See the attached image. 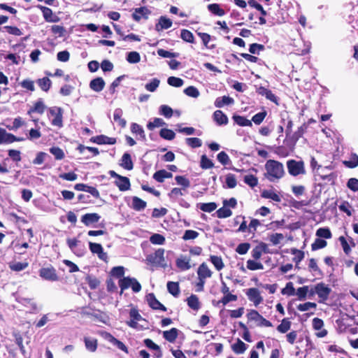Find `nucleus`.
Wrapping results in <instances>:
<instances>
[{
  "label": "nucleus",
  "instance_id": "nucleus-1",
  "mask_svg": "<svg viewBox=\"0 0 358 358\" xmlns=\"http://www.w3.org/2000/svg\"><path fill=\"white\" fill-rule=\"evenodd\" d=\"M264 176L270 182H275L282 178L285 175L283 164L276 160L269 159L265 164Z\"/></svg>",
  "mask_w": 358,
  "mask_h": 358
},
{
  "label": "nucleus",
  "instance_id": "nucleus-2",
  "mask_svg": "<svg viewBox=\"0 0 358 358\" xmlns=\"http://www.w3.org/2000/svg\"><path fill=\"white\" fill-rule=\"evenodd\" d=\"M127 324L131 328L141 331L148 328L147 321L139 314L137 309L133 308L129 311V320Z\"/></svg>",
  "mask_w": 358,
  "mask_h": 358
},
{
  "label": "nucleus",
  "instance_id": "nucleus-3",
  "mask_svg": "<svg viewBox=\"0 0 358 358\" xmlns=\"http://www.w3.org/2000/svg\"><path fill=\"white\" fill-rule=\"evenodd\" d=\"M147 260L152 265L165 268L167 266L164 258V249L159 248L153 254L147 257Z\"/></svg>",
  "mask_w": 358,
  "mask_h": 358
},
{
  "label": "nucleus",
  "instance_id": "nucleus-4",
  "mask_svg": "<svg viewBox=\"0 0 358 358\" xmlns=\"http://www.w3.org/2000/svg\"><path fill=\"white\" fill-rule=\"evenodd\" d=\"M289 173L292 176L303 175L306 173L305 166L303 161L290 159L287 162Z\"/></svg>",
  "mask_w": 358,
  "mask_h": 358
},
{
  "label": "nucleus",
  "instance_id": "nucleus-5",
  "mask_svg": "<svg viewBox=\"0 0 358 358\" xmlns=\"http://www.w3.org/2000/svg\"><path fill=\"white\" fill-rule=\"evenodd\" d=\"M108 174L110 177L116 179L115 180V184L120 191L124 192L130 189L131 184L129 179L127 177L122 176L116 173L114 171H110Z\"/></svg>",
  "mask_w": 358,
  "mask_h": 358
},
{
  "label": "nucleus",
  "instance_id": "nucleus-6",
  "mask_svg": "<svg viewBox=\"0 0 358 358\" xmlns=\"http://www.w3.org/2000/svg\"><path fill=\"white\" fill-rule=\"evenodd\" d=\"M247 317L249 320L254 321L258 327H272V323L255 310H250L247 315Z\"/></svg>",
  "mask_w": 358,
  "mask_h": 358
},
{
  "label": "nucleus",
  "instance_id": "nucleus-7",
  "mask_svg": "<svg viewBox=\"0 0 358 358\" xmlns=\"http://www.w3.org/2000/svg\"><path fill=\"white\" fill-rule=\"evenodd\" d=\"M39 275L44 280L49 281H57L59 280V277L57 275L56 269L50 266L48 267L41 268L39 270Z\"/></svg>",
  "mask_w": 358,
  "mask_h": 358
},
{
  "label": "nucleus",
  "instance_id": "nucleus-8",
  "mask_svg": "<svg viewBox=\"0 0 358 358\" xmlns=\"http://www.w3.org/2000/svg\"><path fill=\"white\" fill-rule=\"evenodd\" d=\"M49 114L53 118L51 120L52 124L61 127L62 126V112L58 107H52L49 109Z\"/></svg>",
  "mask_w": 358,
  "mask_h": 358
},
{
  "label": "nucleus",
  "instance_id": "nucleus-9",
  "mask_svg": "<svg viewBox=\"0 0 358 358\" xmlns=\"http://www.w3.org/2000/svg\"><path fill=\"white\" fill-rule=\"evenodd\" d=\"M245 294L249 301L252 302L255 306H259L264 300L259 290L257 288H250Z\"/></svg>",
  "mask_w": 358,
  "mask_h": 358
},
{
  "label": "nucleus",
  "instance_id": "nucleus-10",
  "mask_svg": "<svg viewBox=\"0 0 358 358\" xmlns=\"http://www.w3.org/2000/svg\"><path fill=\"white\" fill-rule=\"evenodd\" d=\"M101 216L98 213H86L81 217V222L85 226L90 227L98 222Z\"/></svg>",
  "mask_w": 358,
  "mask_h": 358
},
{
  "label": "nucleus",
  "instance_id": "nucleus-11",
  "mask_svg": "<svg viewBox=\"0 0 358 358\" xmlns=\"http://www.w3.org/2000/svg\"><path fill=\"white\" fill-rule=\"evenodd\" d=\"M315 292L323 301L327 300L331 292V289L324 283H319L315 287Z\"/></svg>",
  "mask_w": 358,
  "mask_h": 358
},
{
  "label": "nucleus",
  "instance_id": "nucleus-12",
  "mask_svg": "<svg viewBox=\"0 0 358 358\" xmlns=\"http://www.w3.org/2000/svg\"><path fill=\"white\" fill-rule=\"evenodd\" d=\"M146 301L150 308L155 310H162L166 311V307L162 304L155 297V294L150 293L146 296Z\"/></svg>",
  "mask_w": 358,
  "mask_h": 358
},
{
  "label": "nucleus",
  "instance_id": "nucleus-13",
  "mask_svg": "<svg viewBox=\"0 0 358 358\" xmlns=\"http://www.w3.org/2000/svg\"><path fill=\"white\" fill-rule=\"evenodd\" d=\"M89 248L90 251L94 254H96L100 259L106 260L107 254L103 252V247L101 244L90 242Z\"/></svg>",
  "mask_w": 358,
  "mask_h": 358
},
{
  "label": "nucleus",
  "instance_id": "nucleus-14",
  "mask_svg": "<svg viewBox=\"0 0 358 358\" xmlns=\"http://www.w3.org/2000/svg\"><path fill=\"white\" fill-rule=\"evenodd\" d=\"M21 140L20 138H17L14 135L8 133L4 129L0 128V144L11 143Z\"/></svg>",
  "mask_w": 358,
  "mask_h": 358
},
{
  "label": "nucleus",
  "instance_id": "nucleus-15",
  "mask_svg": "<svg viewBox=\"0 0 358 358\" xmlns=\"http://www.w3.org/2000/svg\"><path fill=\"white\" fill-rule=\"evenodd\" d=\"M198 279H204L211 278L213 272L206 263H202L197 270Z\"/></svg>",
  "mask_w": 358,
  "mask_h": 358
},
{
  "label": "nucleus",
  "instance_id": "nucleus-16",
  "mask_svg": "<svg viewBox=\"0 0 358 358\" xmlns=\"http://www.w3.org/2000/svg\"><path fill=\"white\" fill-rule=\"evenodd\" d=\"M38 8L41 9L43 16L47 22H56L59 21V17L53 14L50 8L43 6H39Z\"/></svg>",
  "mask_w": 358,
  "mask_h": 358
},
{
  "label": "nucleus",
  "instance_id": "nucleus-17",
  "mask_svg": "<svg viewBox=\"0 0 358 358\" xmlns=\"http://www.w3.org/2000/svg\"><path fill=\"white\" fill-rule=\"evenodd\" d=\"M213 119L219 126L226 125L229 122L227 116L220 110H217L213 113Z\"/></svg>",
  "mask_w": 358,
  "mask_h": 358
},
{
  "label": "nucleus",
  "instance_id": "nucleus-18",
  "mask_svg": "<svg viewBox=\"0 0 358 358\" xmlns=\"http://www.w3.org/2000/svg\"><path fill=\"white\" fill-rule=\"evenodd\" d=\"M176 266L180 271H187L191 268L190 258L181 255L176 261Z\"/></svg>",
  "mask_w": 358,
  "mask_h": 358
},
{
  "label": "nucleus",
  "instance_id": "nucleus-19",
  "mask_svg": "<svg viewBox=\"0 0 358 358\" xmlns=\"http://www.w3.org/2000/svg\"><path fill=\"white\" fill-rule=\"evenodd\" d=\"M261 196L264 199H271L275 202L281 201V196L273 189L263 190L261 193Z\"/></svg>",
  "mask_w": 358,
  "mask_h": 358
},
{
  "label": "nucleus",
  "instance_id": "nucleus-20",
  "mask_svg": "<svg viewBox=\"0 0 358 358\" xmlns=\"http://www.w3.org/2000/svg\"><path fill=\"white\" fill-rule=\"evenodd\" d=\"M172 26V21L165 16L159 17L158 23L155 25V29L160 31L163 29H167Z\"/></svg>",
  "mask_w": 358,
  "mask_h": 358
},
{
  "label": "nucleus",
  "instance_id": "nucleus-21",
  "mask_svg": "<svg viewBox=\"0 0 358 358\" xmlns=\"http://www.w3.org/2000/svg\"><path fill=\"white\" fill-rule=\"evenodd\" d=\"M150 13V11L148 8L146 7H141L135 9L132 16L135 20L139 21L142 18H147Z\"/></svg>",
  "mask_w": 358,
  "mask_h": 358
},
{
  "label": "nucleus",
  "instance_id": "nucleus-22",
  "mask_svg": "<svg viewBox=\"0 0 358 358\" xmlns=\"http://www.w3.org/2000/svg\"><path fill=\"white\" fill-rule=\"evenodd\" d=\"M234 103V100L233 98L228 96H223L217 97L214 102V105L216 108H222L225 105H231Z\"/></svg>",
  "mask_w": 358,
  "mask_h": 358
},
{
  "label": "nucleus",
  "instance_id": "nucleus-23",
  "mask_svg": "<svg viewBox=\"0 0 358 358\" xmlns=\"http://www.w3.org/2000/svg\"><path fill=\"white\" fill-rule=\"evenodd\" d=\"M105 86V82L102 78H96L91 80L90 83V88L94 92H101Z\"/></svg>",
  "mask_w": 358,
  "mask_h": 358
},
{
  "label": "nucleus",
  "instance_id": "nucleus-24",
  "mask_svg": "<svg viewBox=\"0 0 358 358\" xmlns=\"http://www.w3.org/2000/svg\"><path fill=\"white\" fill-rule=\"evenodd\" d=\"M120 165L126 170H131L134 167L131 155L129 153H124L120 160Z\"/></svg>",
  "mask_w": 358,
  "mask_h": 358
},
{
  "label": "nucleus",
  "instance_id": "nucleus-25",
  "mask_svg": "<svg viewBox=\"0 0 358 358\" xmlns=\"http://www.w3.org/2000/svg\"><path fill=\"white\" fill-rule=\"evenodd\" d=\"M67 245L70 250L77 256H82L83 255V250L77 249L79 241L76 238H68L66 240Z\"/></svg>",
  "mask_w": 358,
  "mask_h": 358
},
{
  "label": "nucleus",
  "instance_id": "nucleus-26",
  "mask_svg": "<svg viewBox=\"0 0 358 358\" xmlns=\"http://www.w3.org/2000/svg\"><path fill=\"white\" fill-rule=\"evenodd\" d=\"M122 110L121 108H116L113 113V120L120 127L124 128L127 124V122L122 117Z\"/></svg>",
  "mask_w": 358,
  "mask_h": 358
},
{
  "label": "nucleus",
  "instance_id": "nucleus-27",
  "mask_svg": "<svg viewBox=\"0 0 358 358\" xmlns=\"http://www.w3.org/2000/svg\"><path fill=\"white\" fill-rule=\"evenodd\" d=\"M94 142L102 145H113L116 143V139L115 138L108 137L104 135L97 136L94 138Z\"/></svg>",
  "mask_w": 358,
  "mask_h": 358
},
{
  "label": "nucleus",
  "instance_id": "nucleus-28",
  "mask_svg": "<svg viewBox=\"0 0 358 358\" xmlns=\"http://www.w3.org/2000/svg\"><path fill=\"white\" fill-rule=\"evenodd\" d=\"M173 174L163 169L155 172L153 175V178L159 182H163L166 178H171Z\"/></svg>",
  "mask_w": 358,
  "mask_h": 358
},
{
  "label": "nucleus",
  "instance_id": "nucleus-29",
  "mask_svg": "<svg viewBox=\"0 0 358 358\" xmlns=\"http://www.w3.org/2000/svg\"><path fill=\"white\" fill-rule=\"evenodd\" d=\"M45 108L46 107L43 100L40 99L34 104L33 107L29 110L28 114L31 115L32 113L43 114L45 111Z\"/></svg>",
  "mask_w": 358,
  "mask_h": 358
},
{
  "label": "nucleus",
  "instance_id": "nucleus-30",
  "mask_svg": "<svg viewBox=\"0 0 358 358\" xmlns=\"http://www.w3.org/2000/svg\"><path fill=\"white\" fill-rule=\"evenodd\" d=\"M258 93L262 96H264L267 99L277 103H278V99L275 96L273 92L264 87H260L258 89Z\"/></svg>",
  "mask_w": 358,
  "mask_h": 358
},
{
  "label": "nucleus",
  "instance_id": "nucleus-31",
  "mask_svg": "<svg viewBox=\"0 0 358 358\" xmlns=\"http://www.w3.org/2000/svg\"><path fill=\"white\" fill-rule=\"evenodd\" d=\"M186 190L182 188L174 187L169 193V197L173 201H178L179 198L185 194Z\"/></svg>",
  "mask_w": 358,
  "mask_h": 358
},
{
  "label": "nucleus",
  "instance_id": "nucleus-32",
  "mask_svg": "<svg viewBox=\"0 0 358 358\" xmlns=\"http://www.w3.org/2000/svg\"><path fill=\"white\" fill-rule=\"evenodd\" d=\"M290 252L292 255H294V257L292 258V261L296 264V266L297 267L299 263L303 260L304 258V252L300 250H298L296 248H292L290 250Z\"/></svg>",
  "mask_w": 358,
  "mask_h": 358
},
{
  "label": "nucleus",
  "instance_id": "nucleus-33",
  "mask_svg": "<svg viewBox=\"0 0 358 358\" xmlns=\"http://www.w3.org/2000/svg\"><path fill=\"white\" fill-rule=\"evenodd\" d=\"M178 335V330L176 328H172L169 331L163 332L164 338L169 342L173 343L176 341Z\"/></svg>",
  "mask_w": 358,
  "mask_h": 358
},
{
  "label": "nucleus",
  "instance_id": "nucleus-34",
  "mask_svg": "<svg viewBox=\"0 0 358 358\" xmlns=\"http://www.w3.org/2000/svg\"><path fill=\"white\" fill-rule=\"evenodd\" d=\"M237 185L236 178L232 173H228L225 176V182L223 187L224 188L232 189L234 188Z\"/></svg>",
  "mask_w": 358,
  "mask_h": 358
},
{
  "label": "nucleus",
  "instance_id": "nucleus-35",
  "mask_svg": "<svg viewBox=\"0 0 358 358\" xmlns=\"http://www.w3.org/2000/svg\"><path fill=\"white\" fill-rule=\"evenodd\" d=\"M131 131L132 134L139 136V138L144 141L145 140V131L141 126L137 123H132L131 124Z\"/></svg>",
  "mask_w": 358,
  "mask_h": 358
},
{
  "label": "nucleus",
  "instance_id": "nucleus-36",
  "mask_svg": "<svg viewBox=\"0 0 358 358\" xmlns=\"http://www.w3.org/2000/svg\"><path fill=\"white\" fill-rule=\"evenodd\" d=\"M231 349L236 354H243L246 350L247 345L238 338L237 341L231 345Z\"/></svg>",
  "mask_w": 358,
  "mask_h": 358
},
{
  "label": "nucleus",
  "instance_id": "nucleus-37",
  "mask_svg": "<svg viewBox=\"0 0 358 358\" xmlns=\"http://www.w3.org/2000/svg\"><path fill=\"white\" fill-rule=\"evenodd\" d=\"M208 10L213 14L217 16H223L225 15V11L217 3H211L208 6Z\"/></svg>",
  "mask_w": 358,
  "mask_h": 358
},
{
  "label": "nucleus",
  "instance_id": "nucleus-38",
  "mask_svg": "<svg viewBox=\"0 0 358 358\" xmlns=\"http://www.w3.org/2000/svg\"><path fill=\"white\" fill-rule=\"evenodd\" d=\"M233 120L238 125L241 126V127H252V126L251 120H248L247 118H245L243 116L235 115L233 116Z\"/></svg>",
  "mask_w": 358,
  "mask_h": 358
},
{
  "label": "nucleus",
  "instance_id": "nucleus-39",
  "mask_svg": "<svg viewBox=\"0 0 358 358\" xmlns=\"http://www.w3.org/2000/svg\"><path fill=\"white\" fill-rule=\"evenodd\" d=\"M187 302L189 307L194 310H197L200 308L199 298L196 295L192 294L187 299Z\"/></svg>",
  "mask_w": 358,
  "mask_h": 358
},
{
  "label": "nucleus",
  "instance_id": "nucleus-40",
  "mask_svg": "<svg viewBox=\"0 0 358 358\" xmlns=\"http://www.w3.org/2000/svg\"><path fill=\"white\" fill-rule=\"evenodd\" d=\"M291 322L287 318H284L277 327V331L281 334L287 333L291 328Z\"/></svg>",
  "mask_w": 358,
  "mask_h": 358
},
{
  "label": "nucleus",
  "instance_id": "nucleus-41",
  "mask_svg": "<svg viewBox=\"0 0 358 358\" xmlns=\"http://www.w3.org/2000/svg\"><path fill=\"white\" fill-rule=\"evenodd\" d=\"M344 165L350 169H354L358 166V155L355 153H352L349 160H345L343 162Z\"/></svg>",
  "mask_w": 358,
  "mask_h": 358
},
{
  "label": "nucleus",
  "instance_id": "nucleus-42",
  "mask_svg": "<svg viewBox=\"0 0 358 358\" xmlns=\"http://www.w3.org/2000/svg\"><path fill=\"white\" fill-rule=\"evenodd\" d=\"M146 207V202L141 199L134 196L132 198V208L136 210H143Z\"/></svg>",
  "mask_w": 358,
  "mask_h": 358
},
{
  "label": "nucleus",
  "instance_id": "nucleus-43",
  "mask_svg": "<svg viewBox=\"0 0 358 358\" xmlns=\"http://www.w3.org/2000/svg\"><path fill=\"white\" fill-rule=\"evenodd\" d=\"M197 35L201 38L203 45L208 49L215 48V45H208L209 42L211 40V36L207 33L196 32Z\"/></svg>",
  "mask_w": 358,
  "mask_h": 358
},
{
  "label": "nucleus",
  "instance_id": "nucleus-44",
  "mask_svg": "<svg viewBox=\"0 0 358 358\" xmlns=\"http://www.w3.org/2000/svg\"><path fill=\"white\" fill-rule=\"evenodd\" d=\"M210 261L217 271H221L224 267V264L220 257L211 255Z\"/></svg>",
  "mask_w": 358,
  "mask_h": 358
},
{
  "label": "nucleus",
  "instance_id": "nucleus-45",
  "mask_svg": "<svg viewBox=\"0 0 358 358\" xmlns=\"http://www.w3.org/2000/svg\"><path fill=\"white\" fill-rule=\"evenodd\" d=\"M175 180L177 185L181 186V188L187 189L190 186V181L188 178L182 176H176Z\"/></svg>",
  "mask_w": 358,
  "mask_h": 358
},
{
  "label": "nucleus",
  "instance_id": "nucleus-46",
  "mask_svg": "<svg viewBox=\"0 0 358 358\" xmlns=\"http://www.w3.org/2000/svg\"><path fill=\"white\" fill-rule=\"evenodd\" d=\"M180 38L187 43H194V36L193 34L187 29L181 30Z\"/></svg>",
  "mask_w": 358,
  "mask_h": 358
},
{
  "label": "nucleus",
  "instance_id": "nucleus-47",
  "mask_svg": "<svg viewBox=\"0 0 358 358\" xmlns=\"http://www.w3.org/2000/svg\"><path fill=\"white\" fill-rule=\"evenodd\" d=\"M84 341L87 350L90 352L96 351L97 348V341L96 339L85 337Z\"/></svg>",
  "mask_w": 358,
  "mask_h": 358
},
{
  "label": "nucleus",
  "instance_id": "nucleus-48",
  "mask_svg": "<svg viewBox=\"0 0 358 358\" xmlns=\"http://www.w3.org/2000/svg\"><path fill=\"white\" fill-rule=\"evenodd\" d=\"M285 236L282 234L275 233L269 235L268 239L273 245H278L284 240Z\"/></svg>",
  "mask_w": 358,
  "mask_h": 358
},
{
  "label": "nucleus",
  "instance_id": "nucleus-49",
  "mask_svg": "<svg viewBox=\"0 0 358 358\" xmlns=\"http://www.w3.org/2000/svg\"><path fill=\"white\" fill-rule=\"evenodd\" d=\"M167 289L169 292L174 296H177L180 294V288L178 282H169L167 283Z\"/></svg>",
  "mask_w": 358,
  "mask_h": 358
},
{
  "label": "nucleus",
  "instance_id": "nucleus-50",
  "mask_svg": "<svg viewBox=\"0 0 358 358\" xmlns=\"http://www.w3.org/2000/svg\"><path fill=\"white\" fill-rule=\"evenodd\" d=\"M127 61L130 64H137L141 61V56L138 52L131 51L127 53Z\"/></svg>",
  "mask_w": 358,
  "mask_h": 358
},
{
  "label": "nucleus",
  "instance_id": "nucleus-51",
  "mask_svg": "<svg viewBox=\"0 0 358 358\" xmlns=\"http://www.w3.org/2000/svg\"><path fill=\"white\" fill-rule=\"evenodd\" d=\"M144 344L148 348L157 351V354H156V356L157 357H162V352H161L159 346L158 345L155 344L151 339H150V338L145 339Z\"/></svg>",
  "mask_w": 358,
  "mask_h": 358
},
{
  "label": "nucleus",
  "instance_id": "nucleus-52",
  "mask_svg": "<svg viewBox=\"0 0 358 358\" xmlns=\"http://www.w3.org/2000/svg\"><path fill=\"white\" fill-rule=\"evenodd\" d=\"M37 83L41 90L45 92H48L52 84L51 80L46 77L38 79L37 80Z\"/></svg>",
  "mask_w": 358,
  "mask_h": 358
},
{
  "label": "nucleus",
  "instance_id": "nucleus-53",
  "mask_svg": "<svg viewBox=\"0 0 358 358\" xmlns=\"http://www.w3.org/2000/svg\"><path fill=\"white\" fill-rule=\"evenodd\" d=\"M316 236L327 239H329L332 236L330 229L327 227L319 228L316 231Z\"/></svg>",
  "mask_w": 358,
  "mask_h": 358
},
{
  "label": "nucleus",
  "instance_id": "nucleus-54",
  "mask_svg": "<svg viewBox=\"0 0 358 358\" xmlns=\"http://www.w3.org/2000/svg\"><path fill=\"white\" fill-rule=\"evenodd\" d=\"M309 292L308 286H303L299 287L295 292V295L297 296L299 300L303 301L306 299L307 294Z\"/></svg>",
  "mask_w": 358,
  "mask_h": 358
},
{
  "label": "nucleus",
  "instance_id": "nucleus-55",
  "mask_svg": "<svg viewBox=\"0 0 358 358\" xmlns=\"http://www.w3.org/2000/svg\"><path fill=\"white\" fill-rule=\"evenodd\" d=\"M199 208L207 213H211L217 208V204L214 202L199 203Z\"/></svg>",
  "mask_w": 358,
  "mask_h": 358
},
{
  "label": "nucleus",
  "instance_id": "nucleus-56",
  "mask_svg": "<svg viewBox=\"0 0 358 358\" xmlns=\"http://www.w3.org/2000/svg\"><path fill=\"white\" fill-rule=\"evenodd\" d=\"M183 92L187 96L192 98H198L200 95L199 90L194 86H189Z\"/></svg>",
  "mask_w": 358,
  "mask_h": 358
},
{
  "label": "nucleus",
  "instance_id": "nucleus-57",
  "mask_svg": "<svg viewBox=\"0 0 358 358\" xmlns=\"http://www.w3.org/2000/svg\"><path fill=\"white\" fill-rule=\"evenodd\" d=\"M186 143L192 148H199L202 145V141L200 138L194 137V138H187Z\"/></svg>",
  "mask_w": 358,
  "mask_h": 358
},
{
  "label": "nucleus",
  "instance_id": "nucleus-58",
  "mask_svg": "<svg viewBox=\"0 0 358 358\" xmlns=\"http://www.w3.org/2000/svg\"><path fill=\"white\" fill-rule=\"evenodd\" d=\"M247 268L250 271L262 270L264 266L261 262L249 259L247 261Z\"/></svg>",
  "mask_w": 358,
  "mask_h": 358
},
{
  "label": "nucleus",
  "instance_id": "nucleus-59",
  "mask_svg": "<svg viewBox=\"0 0 358 358\" xmlns=\"http://www.w3.org/2000/svg\"><path fill=\"white\" fill-rule=\"evenodd\" d=\"M338 208L341 211L345 213L348 216H351L354 211L352 206L348 201L342 202Z\"/></svg>",
  "mask_w": 358,
  "mask_h": 358
},
{
  "label": "nucleus",
  "instance_id": "nucleus-60",
  "mask_svg": "<svg viewBox=\"0 0 358 358\" xmlns=\"http://www.w3.org/2000/svg\"><path fill=\"white\" fill-rule=\"evenodd\" d=\"M50 152L55 156V158L57 160H61L65 157L64 151L59 147L50 148Z\"/></svg>",
  "mask_w": 358,
  "mask_h": 358
},
{
  "label": "nucleus",
  "instance_id": "nucleus-61",
  "mask_svg": "<svg viewBox=\"0 0 358 358\" xmlns=\"http://www.w3.org/2000/svg\"><path fill=\"white\" fill-rule=\"evenodd\" d=\"M160 83V80L158 78H153L150 83L145 85L146 90L154 92L158 88Z\"/></svg>",
  "mask_w": 358,
  "mask_h": 358
},
{
  "label": "nucleus",
  "instance_id": "nucleus-62",
  "mask_svg": "<svg viewBox=\"0 0 358 358\" xmlns=\"http://www.w3.org/2000/svg\"><path fill=\"white\" fill-rule=\"evenodd\" d=\"M159 136L162 138H164V139L171 141V140H173L175 138L176 134L171 129H162L160 132H159Z\"/></svg>",
  "mask_w": 358,
  "mask_h": 358
},
{
  "label": "nucleus",
  "instance_id": "nucleus-63",
  "mask_svg": "<svg viewBox=\"0 0 358 358\" xmlns=\"http://www.w3.org/2000/svg\"><path fill=\"white\" fill-rule=\"evenodd\" d=\"M150 241L154 245H164L165 243V238L159 234H154L150 236Z\"/></svg>",
  "mask_w": 358,
  "mask_h": 358
},
{
  "label": "nucleus",
  "instance_id": "nucleus-64",
  "mask_svg": "<svg viewBox=\"0 0 358 358\" xmlns=\"http://www.w3.org/2000/svg\"><path fill=\"white\" fill-rule=\"evenodd\" d=\"M167 83L169 85L175 87H182L184 84L182 79L174 76L169 77L167 80Z\"/></svg>",
  "mask_w": 358,
  "mask_h": 358
}]
</instances>
